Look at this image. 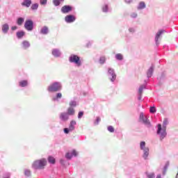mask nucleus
Masks as SVG:
<instances>
[{
  "label": "nucleus",
  "mask_w": 178,
  "mask_h": 178,
  "mask_svg": "<svg viewBox=\"0 0 178 178\" xmlns=\"http://www.w3.org/2000/svg\"><path fill=\"white\" fill-rule=\"evenodd\" d=\"M169 124V120L168 118H165L163 121V124H157L156 134L159 136V140L163 141L164 138H166L168 132L166 131V127Z\"/></svg>",
  "instance_id": "obj_1"
},
{
  "label": "nucleus",
  "mask_w": 178,
  "mask_h": 178,
  "mask_svg": "<svg viewBox=\"0 0 178 178\" xmlns=\"http://www.w3.org/2000/svg\"><path fill=\"white\" fill-rule=\"evenodd\" d=\"M47 163H48L47 159L42 158L38 160H35L32 164V168L35 170H43V169H45Z\"/></svg>",
  "instance_id": "obj_2"
},
{
  "label": "nucleus",
  "mask_w": 178,
  "mask_h": 178,
  "mask_svg": "<svg viewBox=\"0 0 178 178\" xmlns=\"http://www.w3.org/2000/svg\"><path fill=\"white\" fill-rule=\"evenodd\" d=\"M62 82L54 81L47 87V91L48 92H58V91H62Z\"/></svg>",
  "instance_id": "obj_3"
},
{
  "label": "nucleus",
  "mask_w": 178,
  "mask_h": 178,
  "mask_svg": "<svg viewBox=\"0 0 178 178\" xmlns=\"http://www.w3.org/2000/svg\"><path fill=\"white\" fill-rule=\"evenodd\" d=\"M68 60L70 63H74L76 65V67H81V65H83L81 57L79 55L74 54H72L69 56Z\"/></svg>",
  "instance_id": "obj_4"
},
{
  "label": "nucleus",
  "mask_w": 178,
  "mask_h": 178,
  "mask_svg": "<svg viewBox=\"0 0 178 178\" xmlns=\"http://www.w3.org/2000/svg\"><path fill=\"white\" fill-rule=\"evenodd\" d=\"M107 76L111 83H115V81L116 80V73L115 72V70L113 68H108Z\"/></svg>",
  "instance_id": "obj_5"
},
{
  "label": "nucleus",
  "mask_w": 178,
  "mask_h": 178,
  "mask_svg": "<svg viewBox=\"0 0 178 178\" xmlns=\"http://www.w3.org/2000/svg\"><path fill=\"white\" fill-rule=\"evenodd\" d=\"M140 122H143V124L149 129L151 127V122L148 120V118L144 115V113H140L139 115Z\"/></svg>",
  "instance_id": "obj_6"
},
{
  "label": "nucleus",
  "mask_w": 178,
  "mask_h": 178,
  "mask_svg": "<svg viewBox=\"0 0 178 178\" xmlns=\"http://www.w3.org/2000/svg\"><path fill=\"white\" fill-rule=\"evenodd\" d=\"M157 81L159 86H162L166 81V72H162L158 74Z\"/></svg>",
  "instance_id": "obj_7"
},
{
  "label": "nucleus",
  "mask_w": 178,
  "mask_h": 178,
  "mask_svg": "<svg viewBox=\"0 0 178 178\" xmlns=\"http://www.w3.org/2000/svg\"><path fill=\"white\" fill-rule=\"evenodd\" d=\"M24 26L27 31H33V30H34V22H33L31 19H26Z\"/></svg>",
  "instance_id": "obj_8"
},
{
  "label": "nucleus",
  "mask_w": 178,
  "mask_h": 178,
  "mask_svg": "<svg viewBox=\"0 0 178 178\" xmlns=\"http://www.w3.org/2000/svg\"><path fill=\"white\" fill-rule=\"evenodd\" d=\"M73 10V6L70 5H65L63 6L60 9L61 13H63V15H67V13H70Z\"/></svg>",
  "instance_id": "obj_9"
},
{
  "label": "nucleus",
  "mask_w": 178,
  "mask_h": 178,
  "mask_svg": "<svg viewBox=\"0 0 178 178\" xmlns=\"http://www.w3.org/2000/svg\"><path fill=\"white\" fill-rule=\"evenodd\" d=\"M163 33H165V30L161 29L156 33L154 41L156 42V47L159 45V38H161V35H162Z\"/></svg>",
  "instance_id": "obj_10"
},
{
  "label": "nucleus",
  "mask_w": 178,
  "mask_h": 178,
  "mask_svg": "<svg viewBox=\"0 0 178 178\" xmlns=\"http://www.w3.org/2000/svg\"><path fill=\"white\" fill-rule=\"evenodd\" d=\"M51 55L54 58H60L62 56V51L59 49H53L51 50Z\"/></svg>",
  "instance_id": "obj_11"
},
{
  "label": "nucleus",
  "mask_w": 178,
  "mask_h": 178,
  "mask_svg": "<svg viewBox=\"0 0 178 178\" xmlns=\"http://www.w3.org/2000/svg\"><path fill=\"white\" fill-rule=\"evenodd\" d=\"M65 22L66 23H74V22H76V17L73 15H68L65 16Z\"/></svg>",
  "instance_id": "obj_12"
},
{
  "label": "nucleus",
  "mask_w": 178,
  "mask_h": 178,
  "mask_svg": "<svg viewBox=\"0 0 178 178\" xmlns=\"http://www.w3.org/2000/svg\"><path fill=\"white\" fill-rule=\"evenodd\" d=\"M59 119L61 122H67L69 120V115L66 112L60 113Z\"/></svg>",
  "instance_id": "obj_13"
},
{
  "label": "nucleus",
  "mask_w": 178,
  "mask_h": 178,
  "mask_svg": "<svg viewBox=\"0 0 178 178\" xmlns=\"http://www.w3.org/2000/svg\"><path fill=\"white\" fill-rule=\"evenodd\" d=\"M73 156H77V152L73 149L71 152H67L65 154L66 159H72Z\"/></svg>",
  "instance_id": "obj_14"
},
{
  "label": "nucleus",
  "mask_w": 178,
  "mask_h": 178,
  "mask_svg": "<svg viewBox=\"0 0 178 178\" xmlns=\"http://www.w3.org/2000/svg\"><path fill=\"white\" fill-rule=\"evenodd\" d=\"M1 31L3 34H8L9 33V24L5 23L1 25Z\"/></svg>",
  "instance_id": "obj_15"
},
{
  "label": "nucleus",
  "mask_w": 178,
  "mask_h": 178,
  "mask_svg": "<svg viewBox=\"0 0 178 178\" xmlns=\"http://www.w3.org/2000/svg\"><path fill=\"white\" fill-rule=\"evenodd\" d=\"M154 65H152L149 67V68L147 71V79H151L152 77V75L154 74Z\"/></svg>",
  "instance_id": "obj_16"
},
{
  "label": "nucleus",
  "mask_w": 178,
  "mask_h": 178,
  "mask_svg": "<svg viewBox=\"0 0 178 178\" xmlns=\"http://www.w3.org/2000/svg\"><path fill=\"white\" fill-rule=\"evenodd\" d=\"M143 154V159H145V161H147V159H148V156L149 155V148H146V149H142Z\"/></svg>",
  "instance_id": "obj_17"
},
{
  "label": "nucleus",
  "mask_w": 178,
  "mask_h": 178,
  "mask_svg": "<svg viewBox=\"0 0 178 178\" xmlns=\"http://www.w3.org/2000/svg\"><path fill=\"white\" fill-rule=\"evenodd\" d=\"M49 33V29L47 26L42 27L40 31V34H42V35H47Z\"/></svg>",
  "instance_id": "obj_18"
},
{
  "label": "nucleus",
  "mask_w": 178,
  "mask_h": 178,
  "mask_svg": "<svg viewBox=\"0 0 178 178\" xmlns=\"http://www.w3.org/2000/svg\"><path fill=\"white\" fill-rule=\"evenodd\" d=\"M76 120H71L69 124V127L68 129L71 131H73L74 130V129H76Z\"/></svg>",
  "instance_id": "obj_19"
},
{
  "label": "nucleus",
  "mask_w": 178,
  "mask_h": 178,
  "mask_svg": "<svg viewBox=\"0 0 178 178\" xmlns=\"http://www.w3.org/2000/svg\"><path fill=\"white\" fill-rule=\"evenodd\" d=\"M102 10L104 13H108L111 12V9L109 8V4L105 3L104 5H103L102 7Z\"/></svg>",
  "instance_id": "obj_20"
},
{
  "label": "nucleus",
  "mask_w": 178,
  "mask_h": 178,
  "mask_svg": "<svg viewBox=\"0 0 178 178\" xmlns=\"http://www.w3.org/2000/svg\"><path fill=\"white\" fill-rule=\"evenodd\" d=\"M26 35V32L24 31H19L16 33V36L18 40H22L24 36Z\"/></svg>",
  "instance_id": "obj_21"
},
{
  "label": "nucleus",
  "mask_w": 178,
  "mask_h": 178,
  "mask_svg": "<svg viewBox=\"0 0 178 178\" xmlns=\"http://www.w3.org/2000/svg\"><path fill=\"white\" fill-rule=\"evenodd\" d=\"M30 42L27 41V40H24L22 42V48L23 49H29V48H30Z\"/></svg>",
  "instance_id": "obj_22"
},
{
  "label": "nucleus",
  "mask_w": 178,
  "mask_h": 178,
  "mask_svg": "<svg viewBox=\"0 0 178 178\" xmlns=\"http://www.w3.org/2000/svg\"><path fill=\"white\" fill-rule=\"evenodd\" d=\"M31 3H33L31 0H24L21 5L25 8H29V6H31Z\"/></svg>",
  "instance_id": "obj_23"
},
{
  "label": "nucleus",
  "mask_w": 178,
  "mask_h": 178,
  "mask_svg": "<svg viewBox=\"0 0 178 178\" xmlns=\"http://www.w3.org/2000/svg\"><path fill=\"white\" fill-rule=\"evenodd\" d=\"M65 113H67L69 116H74L76 111L74 110V108L70 107L67 109V112Z\"/></svg>",
  "instance_id": "obj_24"
},
{
  "label": "nucleus",
  "mask_w": 178,
  "mask_h": 178,
  "mask_svg": "<svg viewBox=\"0 0 178 178\" xmlns=\"http://www.w3.org/2000/svg\"><path fill=\"white\" fill-rule=\"evenodd\" d=\"M147 8V5L145 4V2L140 1L137 7L138 10H143V9H145Z\"/></svg>",
  "instance_id": "obj_25"
},
{
  "label": "nucleus",
  "mask_w": 178,
  "mask_h": 178,
  "mask_svg": "<svg viewBox=\"0 0 178 178\" xmlns=\"http://www.w3.org/2000/svg\"><path fill=\"white\" fill-rule=\"evenodd\" d=\"M29 86V81L27 80H22L19 82V86L22 88L27 87Z\"/></svg>",
  "instance_id": "obj_26"
},
{
  "label": "nucleus",
  "mask_w": 178,
  "mask_h": 178,
  "mask_svg": "<svg viewBox=\"0 0 178 178\" xmlns=\"http://www.w3.org/2000/svg\"><path fill=\"white\" fill-rule=\"evenodd\" d=\"M47 161L49 163H51V165H55V163H56V160L52 156H49Z\"/></svg>",
  "instance_id": "obj_27"
},
{
  "label": "nucleus",
  "mask_w": 178,
  "mask_h": 178,
  "mask_svg": "<svg viewBox=\"0 0 178 178\" xmlns=\"http://www.w3.org/2000/svg\"><path fill=\"white\" fill-rule=\"evenodd\" d=\"M61 98H62V93L57 92L56 94V96L52 98V101L54 102L59 101V99H60Z\"/></svg>",
  "instance_id": "obj_28"
},
{
  "label": "nucleus",
  "mask_w": 178,
  "mask_h": 178,
  "mask_svg": "<svg viewBox=\"0 0 178 178\" xmlns=\"http://www.w3.org/2000/svg\"><path fill=\"white\" fill-rule=\"evenodd\" d=\"M24 23V18L19 17L17 19V26H22Z\"/></svg>",
  "instance_id": "obj_29"
},
{
  "label": "nucleus",
  "mask_w": 178,
  "mask_h": 178,
  "mask_svg": "<svg viewBox=\"0 0 178 178\" xmlns=\"http://www.w3.org/2000/svg\"><path fill=\"white\" fill-rule=\"evenodd\" d=\"M169 161H167L163 167V176H165V175H166V172L168 171V168H169Z\"/></svg>",
  "instance_id": "obj_30"
},
{
  "label": "nucleus",
  "mask_w": 178,
  "mask_h": 178,
  "mask_svg": "<svg viewBox=\"0 0 178 178\" xmlns=\"http://www.w3.org/2000/svg\"><path fill=\"white\" fill-rule=\"evenodd\" d=\"M70 108H76L77 106V102L76 100H71L69 103Z\"/></svg>",
  "instance_id": "obj_31"
},
{
  "label": "nucleus",
  "mask_w": 178,
  "mask_h": 178,
  "mask_svg": "<svg viewBox=\"0 0 178 178\" xmlns=\"http://www.w3.org/2000/svg\"><path fill=\"white\" fill-rule=\"evenodd\" d=\"M62 2H65V0H53V5L54 6H59Z\"/></svg>",
  "instance_id": "obj_32"
},
{
  "label": "nucleus",
  "mask_w": 178,
  "mask_h": 178,
  "mask_svg": "<svg viewBox=\"0 0 178 178\" xmlns=\"http://www.w3.org/2000/svg\"><path fill=\"white\" fill-rule=\"evenodd\" d=\"M24 175L26 176V177H31V170L25 169L24 171Z\"/></svg>",
  "instance_id": "obj_33"
},
{
  "label": "nucleus",
  "mask_w": 178,
  "mask_h": 178,
  "mask_svg": "<svg viewBox=\"0 0 178 178\" xmlns=\"http://www.w3.org/2000/svg\"><path fill=\"white\" fill-rule=\"evenodd\" d=\"M38 6H39L38 3H35L31 5V10H37L38 9Z\"/></svg>",
  "instance_id": "obj_34"
},
{
  "label": "nucleus",
  "mask_w": 178,
  "mask_h": 178,
  "mask_svg": "<svg viewBox=\"0 0 178 178\" xmlns=\"http://www.w3.org/2000/svg\"><path fill=\"white\" fill-rule=\"evenodd\" d=\"M117 60H123V55L122 54H117L115 56Z\"/></svg>",
  "instance_id": "obj_35"
},
{
  "label": "nucleus",
  "mask_w": 178,
  "mask_h": 178,
  "mask_svg": "<svg viewBox=\"0 0 178 178\" xmlns=\"http://www.w3.org/2000/svg\"><path fill=\"white\" fill-rule=\"evenodd\" d=\"M145 88H145V85H141L139 87L138 94H143V91H144V90H145Z\"/></svg>",
  "instance_id": "obj_36"
},
{
  "label": "nucleus",
  "mask_w": 178,
  "mask_h": 178,
  "mask_svg": "<svg viewBox=\"0 0 178 178\" xmlns=\"http://www.w3.org/2000/svg\"><path fill=\"white\" fill-rule=\"evenodd\" d=\"M146 148H148V147H145V141H141L140 143V149L143 150V149H145Z\"/></svg>",
  "instance_id": "obj_37"
},
{
  "label": "nucleus",
  "mask_w": 178,
  "mask_h": 178,
  "mask_svg": "<svg viewBox=\"0 0 178 178\" xmlns=\"http://www.w3.org/2000/svg\"><path fill=\"white\" fill-rule=\"evenodd\" d=\"M99 62L100 65H104L105 63V62H106V58L104 56L100 57Z\"/></svg>",
  "instance_id": "obj_38"
},
{
  "label": "nucleus",
  "mask_w": 178,
  "mask_h": 178,
  "mask_svg": "<svg viewBox=\"0 0 178 178\" xmlns=\"http://www.w3.org/2000/svg\"><path fill=\"white\" fill-rule=\"evenodd\" d=\"M129 33H131V34H134L136 33V28L134 27H129L128 29Z\"/></svg>",
  "instance_id": "obj_39"
},
{
  "label": "nucleus",
  "mask_w": 178,
  "mask_h": 178,
  "mask_svg": "<svg viewBox=\"0 0 178 178\" xmlns=\"http://www.w3.org/2000/svg\"><path fill=\"white\" fill-rule=\"evenodd\" d=\"M100 122H101V118L97 117L94 124L95 126H98V124H99Z\"/></svg>",
  "instance_id": "obj_40"
},
{
  "label": "nucleus",
  "mask_w": 178,
  "mask_h": 178,
  "mask_svg": "<svg viewBox=\"0 0 178 178\" xmlns=\"http://www.w3.org/2000/svg\"><path fill=\"white\" fill-rule=\"evenodd\" d=\"M108 131H109L110 133H114L115 132V128H113L112 126H108L107 127Z\"/></svg>",
  "instance_id": "obj_41"
},
{
  "label": "nucleus",
  "mask_w": 178,
  "mask_h": 178,
  "mask_svg": "<svg viewBox=\"0 0 178 178\" xmlns=\"http://www.w3.org/2000/svg\"><path fill=\"white\" fill-rule=\"evenodd\" d=\"M147 178H155V173H154V172L147 173Z\"/></svg>",
  "instance_id": "obj_42"
},
{
  "label": "nucleus",
  "mask_w": 178,
  "mask_h": 178,
  "mask_svg": "<svg viewBox=\"0 0 178 178\" xmlns=\"http://www.w3.org/2000/svg\"><path fill=\"white\" fill-rule=\"evenodd\" d=\"M149 112L150 113H155V112H156V108L155 106H151Z\"/></svg>",
  "instance_id": "obj_43"
},
{
  "label": "nucleus",
  "mask_w": 178,
  "mask_h": 178,
  "mask_svg": "<svg viewBox=\"0 0 178 178\" xmlns=\"http://www.w3.org/2000/svg\"><path fill=\"white\" fill-rule=\"evenodd\" d=\"M84 116V111H79L78 113V119H81Z\"/></svg>",
  "instance_id": "obj_44"
},
{
  "label": "nucleus",
  "mask_w": 178,
  "mask_h": 178,
  "mask_svg": "<svg viewBox=\"0 0 178 178\" xmlns=\"http://www.w3.org/2000/svg\"><path fill=\"white\" fill-rule=\"evenodd\" d=\"M3 178H10V173L5 172L3 175Z\"/></svg>",
  "instance_id": "obj_45"
},
{
  "label": "nucleus",
  "mask_w": 178,
  "mask_h": 178,
  "mask_svg": "<svg viewBox=\"0 0 178 178\" xmlns=\"http://www.w3.org/2000/svg\"><path fill=\"white\" fill-rule=\"evenodd\" d=\"M48 1L47 0H40V5L45 6L47 5Z\"/></svg>",
  "instance_id": "obj_46"
},
{
  "label": "nucleus",
  "mask_w": 178,
  "mask_h": 178,
  "mask_svg": "<svg viewBox=\"0 0 178 178\" xmlns=\"http://www.w3.org/2000/svg\"><path fill=\"white\" fill-rule=\"evenodd\" d=\"M63 131L65 134H69L72 131L69 128H64Z\"/></svg>",
  "instance_id": "obj_47"
},
{
  "label": "nucleus",
  "mask_w": 178,
  "mask_h": 178,
  "mask_svg": "<svg viewBox=\"0 0 178 178\" xmlns=\"http://www.w3.org/2000/svg\"><path fill=\"white\" fill-rule=\"evenodd\" d=\"M60 165H63V166H65V165H66V161H65V159H61L60 160Z\"/></svg>",
  "instance_id": "obj_48"
},
{
  "label": "nucleus",
  "mask_w": 178,
  "mask_h": 178,
  "mask_svg": "<svg viewBox=\"0 0 178 178\" xmlns=\"http://www.w3.org/2000/svg\"><path fill=\"white\" fill-rule=\"evenodd\" d=\"M137 16H138V15H137L136 13H133L131 14V17L132 19H136V18H137Z\"/></svg>",
  "instance_id": "obj_49"
},
{
  "label": "nucleus",
  "mask_w": 178,
  "mask_h": 178,
  "mask_svg": "<svg viewBox=\"0 0 178 178\" xmlns=\"http://www.w3.org/2000/svg\"><path fill=\"white\" fill-rule=\"evenodd\" d=\"M138 101H141V99L143 98V94L141 93H138Z\"/></svg>",
  "instance_id": "obj_50"
},
{
  "label": "nucleus",
  "mask_w": 178,
  "mask_h": 178,
  "mask_svg": "<svg viewBox=\"0 0 178 178\" xmlns=\"http://www.w3.org/2000/svg\"><path fill=\"white\" fill-rule=\"evenodd\" d=\"M11 30H12V31H15L17 30V26H13L11 27Z\"/></svg>",
  "instance_id": "obj_51"
},
{
  "label": "nucleus",
  "mask_w": 178,
  "mask_h": 178,
  "mask_svg": "<svg viewBox=\"0 0 178 178\" xmlns=\"http://www.w3.org/2000/svg\"><path fill=\"white\" fill-rule=\"evenodd\" d=\"M125 3H131L133 0H124Z\"/></svg>",
  "instance_id": "obj_52"
},
{
  "label": "nucleus",
  "mask_w": 178,
  "mask_h": 178,
  "mask_svg": "<svg viewBox=\"0 0 178 178\" xmlns=\"http://www.w3.org/2000/svg\"><path fill=\"white\" fill-rule=\"evenodd\" d=\"M92 44V42H88L86 44V47H88V48L89 47H91Z\"/></svg>",
  "instance_id": "obj_53"
},
{
  "label": "nucleus",
  "mask_w": 178,
  "mask_h": 178,
  "mask_svg": "<svg viewBox=\"0 0 178 178\" xmlns=\"http://www.w3.org/2000/svg\"><path fill=\"white\" fill-rule=\"evenodd\" d=\"M148 85V81L147 80H145V83L143 86H145V88H147V86Z\"/></svg>",
  "instance_id": "obj_54"
},
{
  "label": "nucleus",
  "mask_w": 178,
  "mask_h": 178,
  "mask_svg": "<svg viewBox=\"0 0 178 178\" xmlns=\"http://www.w3.org/2000/svg\"><path fill=\"white\" fill-rule=\"evenodd\" d=\"M156 178H162V177L161 176V175H158Z\"/></svg>",
  "instance_id": "obj_55"
},
{
  "label": "nucleus",
  "mask_w": 178,
  "mask_h": 178,
  "mask_svg": "<svg viewBox=\"0 0 178 178\" xmlns=\"http://www.w3.org/2000/svg\"><path fill=\"white\" fill-rule=\"evenodd\" d=\"M175 178H178V172H177V175H176Z\"/></svg>",
  "instance_id": "obj_56"
}]
</instances>
